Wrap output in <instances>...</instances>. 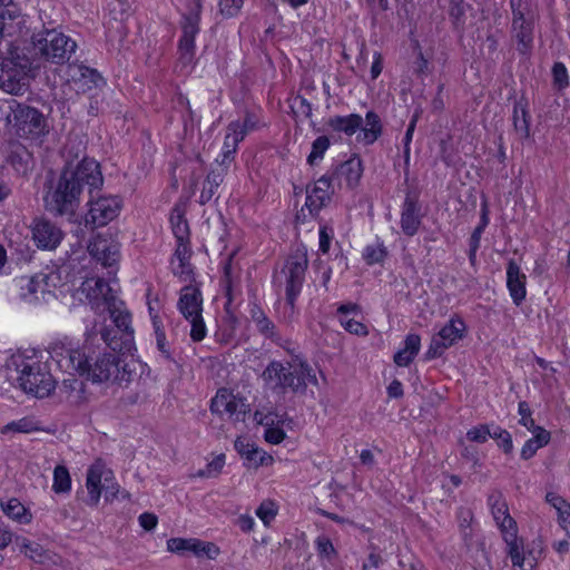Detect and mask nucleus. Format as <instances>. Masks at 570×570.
<instances>
[{
  "label": "nucleus",
  "instance_id": "obj_49",
  "mask_svg": "<svg viewBox=\"0 0 570 570\" xmlns=\"http://www.w3.org/2000/svg\"><path fill=\"white\" fill-rule=\"evenodd\" d=\"M315 546L320 558L326 559L331 562L337 557V551L335 550L330 538L325 535L317 537L315 540Z\"/></svg>",
  "mask_w": 570,
  "mask_h": 570
},
{
  "label": "nucleus",
  "instance_id": "obj_37",
  "mask_svg": "<svg viewBox=\"0 0 570 570\" xmlns=\"http://www.w3.org/2000/svg\"><path fill=\"white\" fill-rule=\"evenodd\" d=\"M512 22L535 21L537 11L531 0H510Z\"/></svg>",
  "mask_w": 570,
  "mask_h": 570
},
{
  "label": "nucleus",
  "instance_id": "obj_60",
  "mask_svg": "<svg viewBox=\"0 0 570 570\" xmlns=\"http://www.w3.org/2000/svg\"><path fill=\"white\" fill-rule=\"evenodd\" d=\"M341 324L345 328V331H347L351 334L366 336L368 333L366 326L363 323L355 321L353 318L342 317Z\"/></svg>",
  "mask_w": 570,
  "mask_h": 570
},
{
  "label": "nucleus",
  "instance_id": "obj_19",
  "mask_svg": "<svg viewBox=\"0 0 570 570\" xmlns=\"http://www.w3.org/2000/svg\"><path fill=\"white\" fill-rule=\"evenodd\" d=\"M105 474H111V471L107 470L106 464L100 459L96 460L87 470L86 488L88 499L86 502L88 505L96 507L99 503L101 490L104 489L101 481L102 479L105 480Z\"/></svg>",
  "mask_w": 570,
  "mask_h": 570
},
{
  "label": "nucleus",
  "instance_id": "obj_62",
  "mask_svg": "<svg viewBox=\"0 0 570 570\" xmlns=\"http://www.w3.org/2000/svg\"><path fill=\"white\" fill-rule=\"evenodd\" d=\"M244 3V0H220L219 7L222 14L226 17H234L238 13L242 6Z\"/></svg>",
  "mask_w": 570,
  "mask_h": 570
},
{
  "label": "nucleus",
  "instance_id": "obj_18",
  "mask_svg": "<svg viewBox=\"0 0 570 570\" xmlns=\"http://www.w3.org/2000/svg\"><path fill=\"white\" fill-rule=\"evenodd\" d=\"M32 237L42 249H55L62 240V230L48 219H37L32 227Z\"/></svg>",
  "mask_w": 570,
  "mask_h": 570
},
{
  "label": "nucleus",
  "instance_id": "obj_51",
  "mask_svg": "<svg viewBox=\"0 0 570 570\" xmlns=\"http://www.w3.org/2000/svg\"><path fill=\"white\" fill-rule=\"evenodd\" d=\"M256 514L265 525H269L277 514L276 504L271 500H265L257 508Z\"/></svg>",
  "mask_w": 570,
  "mask_h": 570
},
{
  "label": "nucleus",
  "instance_id": "obj_10",
  "mask_svg": "<svg viewBox=\"0 0 570 570\" xmlns=\"http://www.w3.org/2000/svg\"><path fill=\"white\" fill-rule=\"evenodd\" d=\"M88 213L85 216L86 227L96 229L106 226L116 217H118L121 209V199L117 196H99L88 202Z\"/></svg>",
  "mask_w": 570,
  "mask_h": 570
},
{
  "label": "nucleus",
  "instance_id": "obj_48",
  "mask_svg": "<svg viewBox=\"0 0 570 570\" xmlns=\"http://www.w3.org/2000/svg\"><path fill=\"white\" fill-rule=\"evenodd\" d=\"M39 430L37 426V422H35L32 419L29 417H22L17 421H12L4 425L1 429V433L6 434L8 432H14V433H30L33 431Z\"/></svg>",
  "mask_w": 570,
  "mask_h": 570
},
{
  "label": "nucleus",
  "instance_id": "obj_30",
  "mask_svg": "<svg viewBox=\"0 0 570 570\" xmlns=\"http://www.w3.org/2000/svg\"><path fill=\"white\" fill-rule=\"evenodd\" d=\"M421 348V337L417 334H409L404 340V347L395 353L394 363L397 366H409Z\"/></svg>",
  "mask_w": 570,
  "mask_h": 570
},
{
  "label": "nucleus",
  "instance_id": "obj_5",
  "mask_svg": "<svg viewBox=\"0 0 570 570\" xmlns=\"http://www.w3.org/2000/svg\"><path fill=\"white\" fill-rule=\"evenodd\" d=\"M262 379L275 389H291L295 393H305L308 384L317 385V377L313 368L305 362H293L284 366L273 361L264 370Z\"/></svg>",
  "mask_w": 570,
  "mask_h": 570
},
{
  "label": "nucleus",
  "instance_id": "obj_64",
  "mask_svg": "<svg viewBox=\"0 0 570 570\" xmlns=\"http://www.w3.org/2000/svg\"><path fill=\"white\" fill-rule=\"evenodd\" d=\"M240 126L247 132L257 130L259 128V117L255 112L246 110L244 120L240 121Z\"/></svg>",
  "mask_w": 570,
  "mask_h": 570
},
{
  "label": "nucleus",
  "instance_id": "obj_4",
  "mask_svg": "<svg viewBox=\"0 0 570 570\" xmlns=\"http://www.w3.org/2000/svg\"><path fill=\"white\" fill-rule=\"evenodd\" d=\"M39 63L30 57L27 48L10 47L7 53L0 57V88L11 95H21L28 86V77Z\"/></svg>",
  "mask_w": 570,
  "mask_h": 570
},
{
  "label": "nucleus",
  "instance_id": "obj_28",
  "mask_svg": "<svg viewBox=\"0 0 570 570\" xmlns=\"http://www.w3.org/2000/svg\"><path fill=\"white\" fill-rule=\"evenodd\" d=\"M39 276L43 284L42 302L56 298L55 289L63 286L67 282V276H62L60 268H47V272L39 273Z\"/></svg>",
  "mask_w": 570,
  "mask_h": 570
},
{
  "label": "nucleus",
  "instance_id": "obj_32",
  "mask_svg": "<svg viewBox=\"0 0 570 570\" xmlns=\"http://www.w3.org/2000/svg\"><path fill=\"white\" fill-rule=\"evenodd\" d=\"M99 341L105 343V348H110L112 353L119 354L121 356H126L127 353H130L134 346H125L122 344V335L120 333L115 332V328L109 326H104L99 330Z\"/></svg>",
  "mask_w": 570,
  "mask_h": 570
},
{
  "label": "nucleus",
  "instance_id": "obj_61",
  "mask_svg": "<svg viewBox=\"0 0 570 570\" xmlns=\"http://www.w3.org/2000/svg\"><path fill=\"white\" fill-rule=\"evenodd\" d=\"M497 525L499 527L503 540H505L509 534L511 533L512 538L518 537V527L517 522L510 514H505L504 519L502 521L498 522Z\"/></svg>",
  "mask_w": 570,
  "mask_h": 570
},
{
  "label": "nucleus",
  "instance_id": "obj_1",
  "mask_svg": "<svg viewBox=\"0 0 570 570\" xmlns=\"http://www.w3.org/2000/svg\"><path fill=\"white\" fill-rule=\"evenodd\" d=\"M104 185L100 164L85 160L77 166L62 167L57 179L51 180L43 195L46 210L53 217L72 222L87 189L90 195Z\"/></svg>",
  "mask_w": 570,
  "mask_h": 570
},
{
  "label": "nucleus",
  "instance_id": "obj_26",
  "mask_svg": "<svg viewBox=\"0 0 570 570\" xmlns=\"http://www.w3.org/2000/svg\"><path fill=\"white\" fill-rule=\"evenodd\" d=\"M65 165L63 167L77 166L85 160H96L87 156V142L78 137H70L63 150Z\"/></svg>",
  "mask_w": 570,
  "mask_h": 570
},
{
  "label": "nucleus",
  "instance_id": "obj_59",
  "mask_svg": "<svg viewBox=\"0 0 570 570\" xmlns=\"http://www.w3.org/2000/svg\"><path fill=\"white\" fill-rule=\"evenodd\" d=\"M464 0H454L450 7L449 14L455 27L463 24L465 16Z\"/></svg>",
  "mask_w": 570,
  "mask_h": 570
},
{
  "label": "nucleus",
  "instance_id": "obj_54",
  "mask_svg": "<svg viewBox=\"0 0 570 570\" xmlns=\"http://www.w3.org/2000/svg\"><path fill=\"white\" fill-rule=\"evenodd\" d=\"M448 345L438 336V334L433 335L429 345L428 351L424 354V358L426 361H431L442 356V354L448 350Z\"/></svg>",
  "mask_w": 570,
  "mask_h": 570
},
{
  "label": "nucleus",
  "instance_id": "obj_13",
  "mask_svg": "<svg viewBox=\"0 0 570 570\" xmlns=\"http://www.w3.org/2000/svg\"><path fill=\"white\" fill-rule=\"evenodd\" d=\"M210 411L215 414H227L235 422H244L248 405L243 397L234 395L227 389H220L210 402Z\"/></svg>",
  "mask_w": 570,
  "mask_h": 570
},
{
  "label": "nucleus",
  "instance_id": "obj_63",
  "mask_svg": "<svg viewBox=\"0 0 570 570\" xmlns=\"http://www.w3.org/2000/svg\"><path fill=\"white\" fill-rule=\"evenodd\" d=\"M258 332L267 338L276 337L275 324L266 316L256 323Z\"/></svg>",
  "mask_w": 570,
  "mask_h": 570
},
{
  "label": "nucleus",
  "instance_id": "obj_33",
  "mask_svg": "<svg viewBox=\"0 0 570 570\" xmlns=\"http://www.w3.org/2000/svg\"><path fill=\"white\" fill-rule=\"evenodd\" d=\"M465 331L466 326L463 320L451 318L436 334L448 347H451L463 338Z\"/></svg>",
  "mask_w": 570,
  "mask_h": 570
},
{
  "label": "nucleus",
  "instance_id": "obj_6",
  "mask_svg": "<svg viewBox=\"0 0 570 570\" xmlns=\"http://www.w3.org/2000/svg\"><path fill=\"white\" fill-rule=\"evenodd\" d=\"M13 364L20 386L26 393L46 397L55 390L56 382L49 372L48 364L23 356L16 357Z\"/></svg>",
  "mask_w": 570,
  "mask_h": 570
},
{
  "label": "nucleus",
  "instance_id": "obj_15",
  "mask_svg": "<svg viewBox=\"0 0 570 570\" xmlns=\"http://www.w3.org/2000/svg\"><path fill=\"white\" fill-rule=\"evenodd\" d=\"M335 185L333 177L325 174L314 184L313 187L306 189L305 206L312 215H317L318 212L331 202V196L334 194Z\"/></svg>",
  "mask_w": 570,
  "mask_h": 570
},
{
  "label": "nucleus",
  "instance_id": "obj_25",
  "mask_svg": "<svg viewBox=\"0 0 570 570\" xmlns=\"http://www.w3.org/2000/svg\"><path fill=\"white\" fill-rule=\"evenodd\" d=\"M7 163L20 176L28 175L33 167V158L31 153L21 144H12L7 156Z\"/></svg>",
  "mask_w": 570,
  "mask_h": 570
},
{
  "label": "nucleus",
  "instance_id": "obj_52",
  "mask_svg": "<svg viewBox=\"0 0 570 570\" xmlns=\"http://www.w3.org/2000/svg\"><path fill=\"white\" fill-rule=\"evenodd\" d=\"M190 338L194 342H200L206 337L207 330L204 323L202 314L195 315V317H190Z\"/></svg>",
  "mask_w": 570,
  "mask_h": 570
},
{
  "label": "nucleus",
  "instance_id": "obj_47",
  "mask_svg": "<svg viewBox=\"0 0 570 570\" xmlns=\"http://www.w3.org/2000/svg\"><path fill=\"white\" fill-rule=\"evenodd\" d=\"M331 141L327 136H320L312 142V150L307 157L311 166L316 165L323 159L325 151L328 149Z\"/></svg>",
  "mask_w": 570,
  "mask_h": 570
},
{
  "label": "nucleus",
  "instance_id": "obj_14",
  "mask_svg": "<svg viewBox=\"0 0 570 570\" xmlns=\"http://www.w3.org/2000/svg\"><path fill=\"white\" fill-rule=\"evenodd\" d=\"M66 76L77 92L86 94L105 85L102 76L94 68L82 63H68Z\"/></svg>",
  "mask_w": 570,
  "mask_h": 570
},
{
  "label": "nucleus",
  "instance_id": "obj_57",
  "mask_svg": "<svg viewBox=\"0 0 570 570\" xmlns=\"http://www.w3.org/2000/svg\"><path fill=\"white\" fill-rule=\"evenodd\" d=\"M237 148L238 146L236 144L233 145V142L229 139H227L226 137L224 138L222 158L217 159V161L220 164V166L225 167V171L233 163Z\"/></svg>",
  "mask_w": 570,
  "mask_h": 570
},
{
  "label": "nucleus",
  "instance_id": "obj_42",
  "mask_svg": "<svg viewBox=\"0 0 570 570\" xmlns=\"http://www.w3.org/2000/svg\"><path fill=\"white\" fill-rule=\"evenodd\" d=\"M488 504L491 509L495 523L502 521L509 513L508 504L501 491L494 490L488 497Z\"/></svg>",
  "mask_w": 570,
  "mask_h": 570
},
{
  "label": "nucleus",
  "instance_id": "obj_20",
  "mask_svg": "<svg viewBox=\"0 0 570 570\" xmlns=\"http://www.w3.org/2000/svg\"><path fill=\"white\" fill-rule=\"evenodd\" d=\"M177 308L186 320L202 314L203 295L199 285L190 283L180 289Z\"/></svg>",
  "mask_w": 570,
  "mask_h": 570
},
{
  "label": "nucleus",
  "instance_id": "obj_43",
  "mask_svg": "<svg viewBox=\"0 0 570 570\" xmlns=\"http://www.w3.org/2000/svg\"><path fill=\"white\" fill-rule=\"evenodd\" d=\"M504 542L507 543V553L510 557L513 567L522 568L524 563L523 541L518 537L512 538L510 533Z\"/></svg>",
  "mask_w": 570,
  "mask_h": 570
},
{
  "label": "nucleus",
  "instance_id": "obj_46",
  "mask_svg": "<svg viewBox=\"0 0 570 570\" xmlns=\"http://www.w3.org/2000/svg\"><path fill=\"white\" fill-rule=\"evenodd\" d=\"M387 256V249L384 244L377 240L375 244L367 245L363 252V259L367 265L381 264Z\"/></svg>",
  "mask_w": 570,
  "mask_h": 570
},
{
  "label": "nucleus",
  "instance_id": "obj_55",
  "mask_svg": "<svg viewBox=\"0 0 570 570\" xmlns=\"http://www.w3.org/2000/svg\"><path fill=\"white\" fill-rule=\"evenodd\" d=\"M248 132L242 128L240 121L235 120L228 124L225 137L229 139L233 145L236 144L238 146V144L244 140Z\"/></svg>",
  "mask_w": 570,
  "mask_h": 570
},
{
  "label": "nucleus",
  "instance_id": "obj_44",
  "mask_svg": "<svg viewBox=\"0 0 570 570\" xmlns=\"http://www.w3.org/2000/svg\"><path fill=\"white\" fill-rule=\"evenodd\" d=\"M489 224V218L487 213L484 212L481 217L480 224L474 228L470 240H469V261L471 265H474L476 262V252L480 247L481 236Z\"/></svg>",
  "mask_w": 570,
  "mask_h": 570
},
{
  "label": "nucleus",
  "instance_id": "obj_35",
  "mask_svg": "<svg viewBox=\"0 0 570 570\" xmlns=\"http://www.w3.org/2000/svg\"><path fill=\"white\" fill-rule=\"evenodd\" d=\"M365 127H362V141L365 145L374 144L382 135L383 126L380 116L374 111H367L365 116Z\"/></svg>",
  "mask_w": 570,
  "mask_h": 570
},
{
  "label": "nucleus",
  "instance_id": "obj_23",
  "mask_svg": "<svg viewBox=\"0 0 570 570\" xmlns=\"http://www.w3.org/2000/svg\"><path fill=\"white\" fill-rule=\"evenodd\" d=\"M525 274L521 272L514 259H510L507 265V287L517 306H520L525 298Z\"/></svg>",
  "mask_w": 570,
  "mask_h": 570
},
{
  "label": "nucleus",
  "instance_id": "obj_29",
  "mask_svg": "<svg viewBox=\"0 0 570 570\" xmlns=\"http://www.w3.org/2000/svg\"><path fill=\"white\" fill-rule=\"evenodd\" d=\"M20 297L27 303H37L42 301L43 284L39 274L33 276H23L19 279Z\"/></svg>",
  "mask_w": 570,
  "mask_h": 570
},
{
  "label": "nucleus",
  "instance_id": "obj_2",
  "mask_svg": "<svg viewBox=\"0 0 570 570\" xmlns=\"http://www.w3.org/2000/svg\"><path fill=\"white\" fill-rule=\"evenodd\" d=\"M98 333L90 332L87 334V362L81 364L79 371L80 376L92 381L94 383H102L114 381L119 384L129 383L132 377L134 370L126 356L107 352L106 350L96 351L94 347Z\"/></svg>",
  "mask_w": 570,
  "mask_h": 570
},
{
  "label": "nucleus",
  "instance_id": "obj_22",
  "mask_svg": "<svg viewBox=\"0 0 570 570\" xmlns=\"http://www.w3.org/2000/svg\"><path fill=\"white\" fill-rule=\"evenodd\" d=\"M191 252L189 243H177L174 256L170 261L171 272L181 282H195L194 269L190 264Z\"/></svg>",
  "mask_w": 570,
  "mask_h": 570
},
{
  "label": "nucleus",
  "instance_id": "obj_7",
  "mask_svg": "<svg viewBox=\"0 0 570 570\" xmlns=\"http://www.w3.org/2000/svg\"><path fill=\"white\" fill-rule=\"evenodd\" d=\"M10 109L8 120L19 137L38 140L49 132L47 118L37 108L14 101Z\"/></svg>",
  "mask_w": 570,
  "mask_h": 570
},
{
  "label": "nucleus",
  "instance_id": "obj_40",
  "mask_svg": "<svg viewBox=\"0 0 570 570\" xmlns=\"http://www.w3.org/2000/svg\"><path fill=\"white\" fill-rule=\"evenodd\" d=\"M1 508L6 515L19 523L27 524L32 519L31 513L16 498H12L7 502H1Z\"/></svg>",
  "mask_w": 570,
  "mask_h": 570
},
{
  "label": "nucleus",
  "instance_id": "obj_56",
  "mask_svg": "<svg viewBox=\"0 0 570 570\" xmlns=\"http://www.w3.org/2000/svg\"><path fill=\"white\" fill-rule=\"evenodd\" d=\"M491 433L492 431L488 424H480L470 429L466 432V438L471 442L484 443L487 442L488 438H491Z\"/></svg>",
  "mask_w": 570,
  "mask_h": 570
},
{
  "label": "nucleus",
  "instance_id": "obj_31",
  "mask_svg": "<svg viewBox=\"0 0 570 570\" xmlns=\"http://www.w3.org/2000/svg\"><path fill=\"white\" fill-rule=\"evenodd\" d=\"M110 314L112 318V326L110 327L122 335V344L125 346H134V330L130 325V314L118 309H110Z\"/></svg>",
  "mask_w": 570,
  "mask_h": 570
},
{
  "label": "nucleus",
  "instance_id": "obj_11",
  "mask_svg": "<svg viewBox=\"0 0 570 570\" xmlns=\"http://www.w3.org/2000/svg\"><path fill=\"white\" fill-rule=\"evenodd\" d=\"M87 340L82 347L72 348L63 343H53L49 348L50 358L56 365L66 373L79 374L81 364L87 362Z\"/></svg>",
  "mask_w": 570,
  "mask_h": 570
},
{
  "label": "nucleus",
  "instance_id": "obj_9",
  "mask_svg": "<svg viewBox=\"0 0 570 570\" xmlns=\"http://www.w3.org/2000/svg\"><path fill=\"white\" fill-rule=\"evenodd\" d=\"M307 266V250L304 246H297L289 254L288 258L286 259V264L282 271V273L285 275L286 281V303L292 308H294L296 298L302 291Z\"/></svg>",
  "mask_w": 570,
  "mask_h": 570
},
{
  "label": "nucleus",
  "instance_id": "obj_53",
  "mask_svg": "<svg viewBox=\"0 0 570 570\" xmlns=\"http://www.w3.org/2000/svg\"><path fill=\"white\" fill-rule=\"evenodd\" d=\"M491 438L499 441L498 445L500 448H502L504 453L510 454L512 452V450H513L512 436L507 430H504L500 426H495V429L491 433Z\"/></svg>",
  "mask_w": 570,
  "mask_h": 570
},
{
  "label": "nucleus",
  "instance_id": "obj_45",
  "mask_svg": "<svg viewBox=\"0 0 570 570\" xmlns=\"http://www.w3.org/2000/svg\"><path fill=\"white\" fill-rule=\"evenodd\" d=\"M71 489V478L65 465H57L53 470L52 490L56 493H68Z\"/></svg>",
  "mask_w": 570,
  "mask_h": 570
},
{
  "label": "nucleus",
  "instance_id": "obj_12",
  "mask_svg": "<svg viewBox=\"0 0 570 570\" xmlns=\"http://www.w3.org/2000/svg\"><path fill=\"white\" fill-rule=\"evenodd\" d=\"M87 249L104 267H114L120 258V244L110 233H98L89 242Z\"/></svg>",
  "mask_w": 570,
  "mask_h": 570
},
{
  "label": "nucleus",
  "instance_id": "obj_27",
  "mask_svg": "<svg viewBox=\"0 0 570 570\" xmlns=\"http://www.w3.org/2000/svg\"><path fill=\"white\" fill-rule=\"evenodd\" d=\"M327 127L335 132H343L353 136L363 126V118L357 114L347 116H333L326 122Z\"/></svg>",
  "mask_w": 570,
  "mask_h": 570
},
{
  "label": "nucleus",
  "instance_id": "obj_58",
  "mask_svg": "<svg viewBox=\"0 0 570 570\" xmlns=\"http://www.w3.org/2000/svg\"><path fill=\"white\" fill-rule=\"evenodd\" d=\"M224 464H225V455L220 454V455L216 456L212 462H209L206 465V469L199 470L197 472V475L206 476V478L216 476L217 474L220 473Z\"/></svg>",
  "mask_w": 570,
  "mask_h": 570
},
{
  "label": "nucleus",
  "instance_id": "obj_17",
  "mask_svg": "<svg viewBox=\"0 0 570 570\" xmlns=\"http://www.w3.org/2000/svg\"><path fill=\"white\" fill-rule=\"evenodd\" d=\"M167 549L173 553L193 552L197 557L207 556L209 559H215L219 553V548L215 543L194 538H171L167 541Z\"/></svg>",
  "mask_w": 570,
  "mask_h": 570
},
{
  "label": "nucleus",
  "instance_id": "obj_38",
  "mask_svg": "<svg viewBox=\"0 0 570 570\" xmlns=\"http://www.w3.org/2000/svg\"><path fill=\"white\" fill-rule=\"evenodd\" d=\"M225 174V170H212L208 173L204 180L203 189L199 196V203L202 205H205L213 199L217 188L224 180Z\"/></svg>",
  "mask_w": 570,
  "mask_h": 570
},
{
  "label": "nucleus",
  "instance_id": "obj_34",
  "mask_svg": "<svg viewBox=\"0 0 570 570\" xmlns=\"http://www.w3.org/2000/svg\"><path fill=\"white\" fill-rule=\"evenodd\" d=\"M550 432L543 428L534 429V436L529 439L521 450V458L523 460L531 459L539 449L547 445L550 442Z\"/></svg>",
  "mask_w": 570,
  "mask_h": 570
},
{
  "label": "nucleus",
  "instance_id": "obj_36",
  "mask_svg": "<svg viewBox=\"0 0 570 570\" xmlns=\"http://www.w3.org/2000/svg\"><path fill=\"white\" fill-rule=\"evenodd\" d=\"M234 446L235 450L239 453V455L248 461L249 465H254L255 468H257L264 464L266 453L261 451L253 444L246 442L245 439L238 438L235 441Z\"/></svg>",
  "mask_w": 570,
  "mask_h": 570
},
{
  "label": "nucleus",
  "instance_id": "obj_16",
  "mask_svg": "<svg viewBox=\"0 0 570 570\" xmlns=\"http://www.w3.org/2000/svg\"><path fill=\"white\" fill-rule=\"evenodd\" d=\"M422 217L419 196L415 193L407 191L401 210L400 225L402 232L409 237L414 236L420 229Z\"/></svg>",
  "mask_w": 570,
  "mask_h": 570
},
{
  "label": "nucleus",
  "instance_id": "obj_50",
  "mask_svg": "<svg viewBox=\"0 0 570 570\" xmlns=\"http://www.w3.org/2000/svg\"><path fill=\"white\" fill-rule=\"evenodd\" d=\"M553 86L558 90H563L569 86V76L566 66L562 62H554L552 67Z\"/></svg>",
  "mask_w": 570,
  "mask_h": 570
},
{
  "label": "nucleus",
  "instance_id": "obj_8",
  "mask_svg": "<svg viewBox=\"0 0 570 570\" xmlns=\"http://www.w3.org/2000/svg\"><path fill=\"white\" fill-rule=\"evenodd\" d=\"M202 0H189L180 22L181 37L178 41V62L184 67H190L195 59V38L200 28Z\"/></svg>",
  "mask_w": 570,
  "mask_h": 570
},
{
  "label": "nucleus",
  "instance_id": "obj_3",
  "mask_svg": "<svg viewBox=\"0 0 570 570\" xmlns=\"http://www.w3.org/2000/svg\"><path fill=\"white\" fill-rule=\"evenodd\" d=\"M26 48L29 56L35 57L40 68L42 61L55 65L69 61L77 49V42L56 29L43 28L32 33L30 43Z\"/></svg>",
  "mask_w": 570,
  "mask_h": 570
},
{
  "label": "nucleus",
  "instance_id": "obj_39",
  "mask_svg": "<svg viewBox=\"0 0 570 570\" xmlns=\"http://www.w3.org/2000/svg\"><path fill=\"white\" fill-rule=\"evenodd\" d=\"M170 224L177 243H188L189 226L185 218L184 210L180 207L176 206L173 208L170 214Z\"/></svg>",
  "mask_w": 570,
  "mask_h": 570
},
{
  "label": "nucleus",
  "instance_id": "obj_21",
  "mask_svg": "<svg viewBox=\"0 0 570 570\" xmlns=\"http://www.w3.org/2000/svg\"><path fill=\"white\" fill-rule=\"evenodd\" d=\"M363 173L362 161L357 156H353L346 161L341 163L332 173L327 175L333 177V183L341 186L342 180H345L348 188H354Z\"/></svg>",
  "mask_w": 570,
  "mask_h": 570
},
{
  "label": "nucleus",
  "instance_id": "obj_24",
  "mask_svg": "<svg viewBox=\"0 0 570 570\" xmlns=\"http://www.w3.org/2000/svg\"><path fill=\"white\" fill-rule=\"evenodd\" d=\"M535 21L511 23V35L517 42V50L522 56H529L533 48Z\"/></svg>",
  "mask_w": 570,
  "mask_h": 570
},
{
  "label": "nucleus",
  "instance_id": "obj_41",
  "mask_svg": "<svg viewBox=\"0 0 570 570\" xmlns=\"http://www.w3.org/2000/svg\"><path fill=\"white\" fill-rule=\"evenodd\" d=\"M513 126L521 138H528L530 136V116L521 101L515 102L513 108Z\"/></svg>",
  "mask_w": 570,
  "mask_h": 570
}]
</instances>
